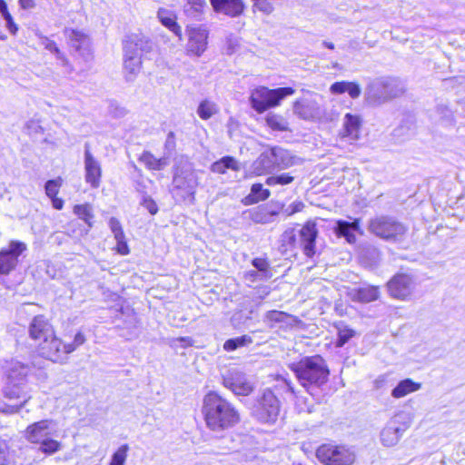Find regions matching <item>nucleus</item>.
I'll return each instance as SVG.
<instances>
[{
  "mask_svg": "<svg viewBox=\"0 0 465 465\" xmlns=\"http://www.w3.org/2000/svg\"><path fill=\"white\" fill-rule=\"evenodd\" d=\"M293 112L300 118L309 120L314 116V105L310 102L296 101L293 105Z\"/></svg>",
  "mask_w": 465,
  "mask_h": 465,
  "instance_id": "35",
  "label": "nucleus"
},
{
  "mask_svg": "<svg viewBox=\"0 0 465 465\" xmlns=\"http://www.w3.org/2000/svg\"><path fill=\"white\" fill-rule=\"evenodd\" d=\"M316 457L324 465H352L356 460V454L351 448L331 443L319 446Z\"/></svg>",
  "mask_w": 465,
  "mask_h": 465,
  "instance_id": "10",
  "label": "nucleus"
},
{
  "mask_svg": "<svg viewBox=\"0 0 465 465\" xmlns=\"http://www.w3.org/2000/svg\"><path fill=\"white\" fill-rule=\"evenodd\" d=\"M65 34L69 39L70 45L76 51L82 54L89 51L90 39L84 33L77 30H66Z\"/></svg>",
  "mask_w": 465,
  "mask_h": 465,
  "instance_id": "24",
  "label": "nucleus"
},
{
  "mask_svg": "<svg viewBox=\"0 0 465 465\" xmlns=\"http://www.w3.org/2000/svg\"><path fill=\"white\" fill-rule=\"evenodd\" d=\"M39 443H40L39 450L43 453L47 454V455H52V454L57 452L58 450H60V449H61V442H59L55 440L50 439L49 437L43 440Z\"/></svg>",
  "mask_w": 465,
  "mask_h": 465,
  "instance_id": "43",
  "label": "nucleus"
},
{
  "mask_svg": "<svg viewBox=\"0 0 465 465\" xmlns=\"http://www.w3.org/2000/svg\"><path fill=\"white\" fill-rule=\"evenodd\" d=\"M114 239L117 243L116 244L117 252L123 255L127 254L129 252V249H128L127 242L125 241L124 234L122 235L121 239L120 238H114Z\"/></svg>",
  "mask_w": 465,
  "mask_h": 465,
  "instance_id": "56",
  "label": "nucleus"
},
{
  "mask_svg": "<svg viewBox=\"0 0 465 465\" xmlns=\"http://www.w3.org/2000/svg\"><path fill=\"white\" fill-rule=\"evenodd\" d=\"M368 231L380 239L396 243L404 240L408 228L392 216L380 215L369 221Z\"/></svg>",
  "mask_w": 465,
  "mask_h": 465,
  "instance_id": "7",
  "label": "nucleus"
},
{
  "mask_svg": "<svg viewBox=\"0 0 465 465\" xmlns=\"http://www.w3.org/2000/svg\"><path fill=\"white\" fill-rule=\"evenodd\" d=\"M420 388L421 384L420 382H415L411 379H404L391 391V396L400 399L409 393L419 391Z\"/></svg>",
  "mask_w": 465,
  "mask_h": 465,
  "instance_id": "29",
  "label": "nucleus"
},
{
  "mask_svg": "<svg viewBox=\"0 0 465 465\" xmlns=\"http://www.w3.org/2000/svg\"><path fill=\"white\" fill-rule=\"evenodd\" d=\"M30 367L21 362L13 363L7 376V382L3 390L4 396L9 401H16L14 404H0V411L15 413L31 399L27 376Z\"/></svg>",
  "mask_w": 465,
  "mask_h": 465,
  "instance_id": "3",
  "label": "nucleus"
},
{
  "mask_svg": "<svg viewBox=\"0 0 465 465\" xmlns=\"http://www.w3.org/2000/svg\"><path fill=\"white\" fill-rule=\"evenodd\" d=\"M295 90L292 87L269 89L260 86L252 91L250 104L252 109L261 114L267 109L278 106L285 97L292 95Z\"/></svg>",
  "mask_w": 465,
  "mask_h": 465,
  "instance_id": "9",
  "label": "nucleus"
},
{
  "mask_svg": "<svg viewBox=\"0 0 465 465\" xmlns=\"http://www.w3.org/2000/svg\"><path fill=\"white\" fill-rule=\"evenodd\" d=\"M139 161L149 170L162 171L169 165V155L156 158L151 152L145 151L139 157Z\"/></svg>",
  "mask_w": 465,
  "mask_h": 465,
  "instance_id": "25",
  "label": "nucleus"
},
{
  "mask_svg": "<svg viewBox=\"0 0 465 465\" xmlns=\"http://www.w3.org/2000/svg\"><path fill=\"white\" fill-rule=\"evenodd\" d=\"M188 42L186 52L190 55L201 56L207 47L208 31L203 25L186 27Z\"/></svg>",
  "mask_w": 465,
  "mask_h": 465,
  "instance_id": "13",
  "label": "nucleus"
},
{
  "mask_svg": "<svg viewBox=\"0 0 465 465\" xmlns=\"http://www.w3.org/2000/svg\"><path fill=\"white\" fill-rule=\"evenodd\" d=\"M289 367L294 372L300 384L311 395H313L312 390L321 387L328 380V367L319 355L304 357L298 362L291 363Z\"/></svg>",
  "mask_w": 465,
  "mask_h": 465,
  "instance_id": "4",
  "label": "nucleus"
},
{
  "mask_svg": "<svg viewBox=\"0 0 465 465\" xmlns=\"http://www.w3.org/2000/svg\"><path fill=\"white\" fill-rule=\"evenodd\" d=\"M19 5L23 9H32L35 6V0H19Z\"/></svg>",
  "mask_w": 465,
  "mask_h": 465,
  "instance_id": "61",
  "label": "nucleus"
},
{
  "mask_svg": "<svg viewBox=\"0 0 465 465\" xmlns=\"http://www.w3.org/2000/svg\"><path fill=\"white\" fill-rule=\"evenodd\" d=\"M109 227L114 233V238L121 239L122 235L124 234L120 222L114 217H112L109 220Z\"/></svg>",
  "mask_w": 465,
  "mask_h": 465,
  "instance_id": "54",
  "label": "nucleus"
},
{
  "mask_svg": "<svg viewBox=\"0 0 465 465\" xmlns=\"http://www.w3.org/2000/svg\"><path fill=\"white\" fill-rule=\"evenodd\" d=\"M282 381L285 384L287 391H290L292 394L296 395L292 382L285 378L282 379Z\"/></svg>",
  "mask_w": 465,
  "mask_h": 465,
  "instance_id": "64",
  "label": "nucleus"
},
{
  "mask_svg": "<svg viewBox=\"0 0 465 465\" xmlns=\"http://www.w3.org/2000/svg\"><path fill=\"white\" fill-rule=\"evenodd\" d=\"M142 57L124 53V71L127 82H133L140 73Z\"/></svg>",
  "mask_w": 465,
  "mask_h": 465,
  "instance_id": "22",
  "label": "nucleus"
},
{
  "mask_svg": "<svg viewBox=\"0 0 465 465\" xmlns=\"http://www.w3.org/2000/svg\"><path fill=\"white\" fill-rule=\"evenodd\" d=\"M279 214L278 211H270L268 208L260 206L252 213V219L258 223H267L273 221V217Z\"/></svg>",
  "mask_w": 465,
  "mask_h": 465,
  "instance_id": "34",
  "label": "nucleus"
},
{
  "mask_svg": "<svg viewBox=\"0 0 465 465\" xmlns=\"http://www.w3.org/2000/svg\"><path fill=\"white\" fill-rule=\"evenodd\" d=\"M137 322H124L125 326L122 328L120 336L125 340H132L138 336L139 329L136 324Z\"/></svg>",
  "mask_w": 465,
  "mask_h": 465,
  "instance_id": "46",
  "label": "nucleus"
},
{
  "mask_svg": "<svg viewBox=\"0 0 465 465\" xmlns=\"http://www.w3.org/2000/svg\"><path fill=\"white\" fill-rule=\"evenodd\" d=\"M41 44L45 46L46 50L50 51L51 53H54L56 55L57 59L63 61L64 64L67 63L66 58L60 52L59 48L54 41L50 40L45 36H43L41 37Z\"/></svg>",
  "mask_w": 465,
  "mask_h": 465,
  "instance_id": "47",
  "label": "nucleus"
},
{
  "mask_svg": "<svg viewBox=\"0 0 465 465\" xmlns=\"http://www.w3.org/2000/svg\"><path fill=\"white\" fill-rule=\"evenodd\" d=\"M236 46H238V39L231 35L226 39V54H232L236 50Z\"/></svg>",
  "mask_w": 465,
  "mask_h": 465,
  "instance_id": "57",
  "label": "nucleus"
},
{
  "mask_svg": "<svg viewBox=\"0 0 465 465\" xmlns=\"http://www.w3.org/2000/svg\"><path fill=\"white\" fill-rule=\"evenodd\" d=\"M157 17L159 18L163 25H164L171 32H173L179 38V40H182V28L176 23V16L172 11L160 8L157 13Z\"/></svg>",
  "mask_w": 465,
  "mask_h": 465,
  "instance_id": "26",
  "label": "nucleus"
},
{
  "mask_svg": "<svg viewBox=\"0 0 465 465\" xmlns=\"http://www.w3.org/2000/svg\"><path fill=\"white\" fill-rule=\"evenodd\" d=\"M227 169L233 171L239 170L237 161L232 156H224L211 165V171L215 173L223 174L226 173Z\"/></svg>",
  "mask_w": 465,
  "mask_h": 465,
  "instance_id": "30",
  "label": "nucleus"
},
{
  "mask_svg": "<svg viewBox=\"0 0 465 465\" xmlns=\"http://www.w3.org/2000/svg\"><path fill=\"white\" fill-rule=\"evenodd\" d=\"M330 91L334 94H341L347 92L352 99H357L361 94V88L357 83L346 81L333 83Z\"/></svg>",
  "mask_w": 465,
  "mask_h": 465,
  "instance_id": "27",
  "label": "nucleus"
},
{
  "mask_svg": "<svg viewBox=\"0 0 465 465\" xmlns=\"http://www.w3.org/2000/svg\"><path fill=\"white\" fill-rule=\"evenodd\" d=\"M84 173L85 182L93 188H98L101 183L102 168L100 162L92 154L88 143L84 144Z\"/></svg>",
  "mask_w": 465,
  "mask_h": 465,
  "instance_id": "17",
  "label": "nucleus"
},
{
  "mask_svg": "<svg viewBox=\"0 0 465 465\" xmlns=\"http://www.w3.org/2000/svg\"><path fill=\"white\" fill-rule=\"evenodd\" d=\"M140 204L143 207H144L152 215L156 214L158 212V206L156 203L154 202V200H153V198L150 195L146 193L143 194Z\"/></svg>",
  "mask_w": 465,
  "mask_h": 465,
  "instance_id": "49",
  "label": "nucleus"
},
{
  "mask_svg": "<svg viewBox=\"0 0 465 465\" xmlns=\"http://www.w3.org/2000/svg\"><path fill=\"white\" fill-rule=\"evenodd\" d=\"M40 307L35 303H24L22 304L18 311V316L20 318L27 317L30 320H41V315L38 313Z\"/></svg>",
  "mask_w": 465,
  "mask_h": 465,
  "instance_id": "40",
  "label": "nucleus"
},
{
  "mask_svg": "<svg viewBox=\"0 0 465 465\" xmlns=\"http://www.w3.org/2000/svg\"><path fill=\"white\" fill-rule=\"evenodd\" d=\"M295 177L291 173H280L266 178L265 184L273 187L276 185H287L294 181Z\"/></svg>",
  "mask_w": 465,
  "mask_h": 465,
  "instance_id": "37",
  "label": "nucleus"
},
{
  "mask_svg": "<svg viewBox=\"0 0 465 465\" xmlns=\"http://www.w3.org/2000/svg\"><path fill=\"white\" fill-rule=\"evenodd\" d=\"M404 84L394 77H379L372 80L365 89V99L371 105H381L401 95Z\"/></svg>",
  "mask_w": 465,
  "mask_h": 465,
  "instance_id": "5",
  "label": "nucleus"
},
{
  "mask_svg": "<svg viewBox=\"0 0 465 465\" xmlns=\"http://www.w3.org/2000/svg\"><path fill=\"white\" fill-rule=\"evenodd\" d=\"M439 121L445 125L454 124V112L445 104H439L436 107Z\"/></svg>",
  "mask_w": 465,
  "mask_h": 465,
  "instance_id": "38",
  "label": "nucleus"
},
{
  "mask_svg": "<svg viewBox=\"0 0 465 465\" xmlns=\"http://www.w3.org/2000/svg\"><path fill=\"white\" fill-rule=\"evenodd\" d=\"M202 414L206 427L213 432H222L240 421L236 408L216 391H209L203 400Z\"/></svg>",
  "mask_w": 465,
  "mask_h": 465,
  "instance_id": "2",
  "label": "nucleus"
},
{
  "mask_svg": "<svg viewBox=\"0 0 465 465\" xmlns=\"http://www.w3.org/2000/svg\"><path fill=\"white\" fill-rule=\"evenodd\" d=\"M123 45L124 53L132 55H139L140 57H142L143 53H149L153 47L150 39L141 34H132L126 36Z\"/></svg>",
  "mask_w": 465,
  "mask_h": 465,
  "instance_id": "18",
  "label": "nucleus"
},
{
  "mask_svg": "<svg viewBox=\"0 0 465 465\" xmlns=\"http://www.w3.org/2000/svg\"><path fill=\"white\" fill-rule=\"evenodd\" d=\"M128 450L129 448L127 445H122L119 447L118 450L113 454L109 465H124Z\"/></svg>",
  "mask_w": 465,
  "mask_h": 465,
  "instance_id": "48",
  "label": "nucleus"
},
{
  "mask_svg": "<svg viewBox=\"0 0 465 465\" xmlns=\"http://www.w3.org/2000/svg\"><path fill=\"white\" fill-rule=\"evenodd\" d=\"M361 121L359 116L351 114H346L343 119V131L342 136L348 137L351 140H356L359 137Z\"/></svg>",
  "mask_w": 465,
  "mask_h": 465,
  "instance_id": "28",
  "label": "nucleus"
},
{
  "mask_svg": "<svg viewBox=\"0 0 465 465\" xmlns=\"http://www.w3.org/2000/svg\"><path fill=\"white\" fill-rule=\"evenodd\" d=\"M402 414H396L381 431V441L386 447L396 445L409 425L401 421Z\"/></svg>",
  "mask_w": 465,
  "mask_h": 465,
  "instance_id": "15",
  "label": "nucleus"
},
{
  "mask_svg": "<svg viewBox=\"0 0 465 465\" xmlns=\"http://www.w3.org/2000/svg\"><path fill=\"white\" fill-rule=\"evenodd\" d=\"M219 112L218 105L210 100H203L197 108V114L203 120H208Z\"/></svg>",
  "mask_w": 465,
  "mask_h": 465,
  "instance_id": "33",
  "label": "nucleus"
},
{
  "mask_svg": "<svg viewBox=\"0 0 465 465\" xmlns=\"http://www.w3.org/2000/svg\"><path fill=\"white\" fill-rule=\"evenodd\" d=\"M165 149L168 152L169 155L175 149V136L173 132H170L167 135L166 141H165Z\"/></svg>",
  "mask_w": 465,
  "mask_h": 465,
  "instance_id": "58",
  "label": "nucleus"
},
{
  "mask_svg": "<svg viewBox=\"0 0 465 465\" xmlns=\"http://www.w3.org/2000/svg\"><path fill=\"white\" fill-rule=\"evenodd\" d=\"M252 340L248 335H242L240 337L227 340L223 344V349L226 351H232L236 349L252 343Z\"/></svg>",
  "mask_w": 465,
  "mask_h": 465,
  "instance_id": "42",
  "label": "nucleus"
},
{
  "mask_svg": "<svg viewBox=\"0 0 465 465\" xmlns=\"http://www.w3.org/2000/svg\"><path fill=\"white\" fill-rule=\"evenodd\" d=\"M187 5H190V9H185V12H190L191 10L193 12H195L197 14H201L203 11V8L206 5L205 0H186Z\"/></svg>",
  "mask_w": 465,
  "mask_h": 465,
  "instance_id": "55",
  "label": "nucleus"
},
{
  "mask_svg": "<svg viewBox=\"0 0 465 465\" xmlns=\"http://www.w3.org/2000/svg\"><path fill=\"white\" fill-rule=\"evenodd\" d=\"M317 235L316 224L308 222L298 231L295 229L286 230L282 235V245L286 249L300 247L304 254L311 258L315 254V240Z\"/></svg>",
  "mask_w": 465,
  "mask_h": 465,
  "instance_id": "6",
  "label": "nucleus"
},
{
  "mask_svg": "<svg viewBox=\"0 0 465 465\" xmlns=\"http://www.w3.org/2000/svg\"><path fill=\"white\" fill-rule=\"evenodd\" d=\"M198 176L195 171L186 170L176 173L173 179V188L172 193L177 202H190L194 200Z\"/></svg>",
  "mask_w": 465,
  "mask_h": 465,
  "instance_id": "11",
  "label": "nucleus"
},
{
  "mask_svg": "<svg viewBox=\"0 0 465 465\" xmlns=\"http://www.w3.org/2000/svg\"><path fill=\"white\" fill-rule=\"evenodd\" d=\"M334 229L337 235L344 237L349 243H354L356 241L354 232L363 234L359 219H354L352 222L339 220L336 222Z\"/></svg>",
  "mask_w": 465,
  "mask_h": 465,
  "instance_id": "21",
  "label": "nucleus"
},
{
  "mask_svg": "<svg viewBox=\"0 0 465 465\" xmlns=\"http://www.w3.org/2000/svg\"><path fill=\"white\" fill-rule=\"evenodd\" d=\"M342 323V322H340ZM338 329V339L336 345L337 347H342L351 337L355 335V331L352 329L342 327L341 324L337 325Z\"/></svg>",
  "mask_w": 465,
  "mask_h": 465,
  "instance_id": "45",
  "label": "nucleus"
},
{
  "mask_svg": "<svg viewBox=\"0 0 465 465\" xmlns=\"http://www.w3.org/2000/svg\"><path fill=\"white\" fill-rule=\"evenodd\" d=\"M27 250L25 242L13 240L0 251V275H7L15 270L19 257Z\"/></svg>",
  "mask_w": 465,
  "mask_h": 465,
  "instance_id": "12",
  "label": "nucleus"
},
{
  "mask_svg": "<svg viewBox=\"0 0 465 465\" xmlns=\"http://www.w3.org/2000/svg\"><path fill=\"white\" fill-rule=\"evenodd\" d=\"M52 420H42L29 425L25 430V438L31 443H39L51 435L49 431Z\"/></svg>",
  "mask_w": 465,
  "mask_h": 465,
  "instance_id": "20",
  "label": "nucleus"
},
{
  "mask_svg": "<svg viewBox=\"0 0 465 465\" xmlns=\"http://www.w3.org/2000/svg\"><path fill=\"white\" fill-rule=\"evenodd\" d=\"M0 13L4 20L5 21V26L12 35H16L18 26L15 23L11 14L8 11L7 5L5 0H0Z\"/></svg>",
  "mask_w": 465,
  "mask_h": 465,
  "instance_id": "41",
  "label": "nucleus"
},
{
  "mask_svg": "<svg viewBox=\"0 0 465 465\" xmlns=\"http://www.w3.org/2000/svg\"><path fill=\"white\" fill-rule=\"evenodd\" d=\"M26 128L29 131V134H38L43 132L42 126L35 121H29L26 124Z\"/></svg>",
  "mask_w": 465,
  "mask_h": 465,
  "instance_id": "60",
  "label": "nucleus"
},
{
  "mask_svg": "<svg viewBox=\"0 0 465 465\" xmlns=\"http://www.w3.org/2000/svg\"><path fill=\"white\" fill-rule=\"evenodd\" d=\"M223 384L236 395L246 396L253 391V385L246 375L236 369L229 370L223 376Z\"/></svg>",
  "mask_w": 465,
  "mask_h": 465,
  "instance_id": "14",
  "label": "nucleus"
},
{
  "mask_svg": "<svg viewBox=\"0 0 465 465\" xmlns=\"http://www.w3.org/2000/svg\"><path fill=\"white\" fill-rule=\"evenodd\" d=\"M252 264L262 274V278H269L271 276L268 273L269 263L265 259L255 258L252 260Z\"/></svg>",
  "mask_w": 465,
  "mask_h": 465,
  "instance_id": "50",
  "label": "nucleus"
},
{
  "mask_svg": "<svg viewBox=\"0 0 465 465\" xmlns=\"http://www.w3.org/2000/svg\"><path fill=\"white\" fill-rule=\"evenodd\" d=\"M275 163L272 149L263 152L257 160L254 161L252 164L253 172L257 175H261L264 173H271L275 169V167H277Z\"/></svg>",
  "mask_w": 465,
  "mask_h": 465,
  "instance_id": "23",
  "label": "nucleus"
},
{
  "mask_svg": "<svg viewBox=\"0 0 465 465\" xmlns=\"http://www.w3.org/2000/svg\"><path fill=\"white\" fill-rule=\"evenodd\" d=\"M379 289L375 286L361 287L353 291L352 297L361 302H370L379 297Z\"/></svg>",
  "mask_w": 465,
  "mask_h": 465,
  "instance_id": "31",
  "label": "nucleus"
},
{
  "mask_svg": "<svg viewBox=\"0 0 465 465\" xmlns=\"http://www.w3.org/2000/svg\"><path fill=\"white\" fill-rule=\"evenodd\" d=\"M252 415L262 423H274L281 411V402L270 389L264 390L257 395L251 403Z\"/></svg>",
  "mask_w": 465,
  "mask_h": 465,
  "instance_id": "8",
  "label": "nucleus"
},
{
  "mask_svg": "<svg viewBox=\"0 0 465 465\" xmlns=\"http://www.w3.org/2000/svg\"><path fill=\"white\" fill-rule=\"evenodd\" d=\"M52 200L53 207L56 210L63 209L64 206V201L61 198H57L56 196H54V198H50Z\"/></svg>",
  "mask_w": 465,
  "mask_h": 465,
  "instance_id": "62",
  "label": "nucleus"
},
{
  "mask_svg": "<svg viewBox=\"0 0 465 465\" xmlns=\"http://www.w3.org/2000/svg\"><path fill=\"white\" fill-rule=\"evenodd\" d=\"M60 186L61 179L47 181L45 186L46 195L49 198H54V196L57 195Z\"/></svg>",
  "mask_w": 465,
  "mask_h": 465,
  "instance_id": "51",
  "label": "nucleus"
},
{
  "mask_svg": "<svg viewBox=\"0 0 465 465\" xmlns=\"http://www.w3.org/2000/svg\"><path fill=\"white\" fill-rule=\"evenodd\" d=\"M270 195V191L264 189L262 183H254L252 185L251 193L246 199L250 203H255L260 201L267 200Z\"/></svg>",
  "mask_w": 465,
  "mask_h": 465,
  "instance_id": "36",
  "label": "nucleus"
},
{
  "mask_svg": "<svg viewBox=\"0 0 465 465\" xmlns=\"http://www.w3.org/2000/svg\"><path fill=\"white\" fill-rule=\"evenodd\" d=\"M254 2V7L259 11L270 15L273 11V5L268 0H252Z\"/></svg>",
  "mask_w": 465,
  "mask_h": 465,
  "instance_id": "53",
  "label": "nucleus"
},
{
  "mask_svg": "<svg viewBox=\"0 0 465 465\" xmlns=\"http://www.w3.org/2000/svg\"><path fill=\"white\" fill-rule=\"evenodd\" d=\"M215 13L223 14L231 18L241 16L244 10L245 5L242 0H209Z\"/></svg>",
  "mask_w": 465,
  "mask_h": 465,
  "instance_id": "19",
  "label": "nucleus"
},
{
  "mask_svg": "<svg viewBox=\"0 0 465 465\" xmlns=\"http://www.w3.org/2000/svg\"><path fill=\"white\" fill-rule=\"evenodd\" d=\"M193 345V341L190 337L173 338L170 341V346L173 349L188 348Z\"/></svg>",
  "mask_w": 465,
  "mask_h": 465,
  "instance_id": "52",
  "label": "nucleus"
},
{
  "mask_svg": "<svg viewBox=\"0 0 465 465\" xmlns=\"http://www.w3.org/2000/svg\"><path fill=\"white\" fill-rule=\"evenodd\" d=\"M303 206L304 204L302 202L293 203L287 209L284 210V213L287 216H289L295 213L301 212Z\"/></svg>",
  "mask_w": 465,
  "mask_h": 465,
  "instance_id": "59",
  "label": "nucleus"
},
{
  "mask_svg": "<svg viewBox=\"0 0 465 465\" xmlns=\"http://www.w3.org/2000/svg\"><path fill=\"white\" fill-rule=\"evenodd\" d=\"M415 289V282L412 276L407 273L396 274L388 282L390 294L397 299H405L410 296Z\"/></svg>",
  "mask_w": 465,
  "mask_h": 465,
  "instance_id": "16",
  "label": "nucleus"
},
{
  "mask_svg": "<svg viewBox=\"0 0 465 465\" xmlns=\"http://www.w3.org/2000/svg\"><path fill=\"white\" fill-rule=\"evenodd\" d=\"M272 150L277 167L286 168L293 164V157L291 155L290 152L281 147H273Z\"/></svg>",
  "mask_w": 465,
  "mask_h": 465,
  "instance_id": "32",
  "label": "nucleus"
},
{
  "mask_svg": "<svg viewBox=\"0 0 465 465\" xmlns=\"http://www.w3.org/2000/svg\"><path fill=\"white\" fill-rule=\"evenodd\" d=\"M267 125L273 131L283 132L288 130L287 121L281 115L268 114L265 117Z\"/></svg>",
  "mask_w": 465,
  "mask_h": 465,
  "instance_id": "39",
  "label": "nucleus"
},
{
  "mask_svg": "<svg viewBox=\"0 0 465 465\" xmlns=\"http://www.w3.org/2000/svg\"><path fill=\"white\" fill-rule=\"evenodd\" d=\"M29 334L38 342L43 357L59 363H64L68 354L74 352L86 341L81 331L66 332L62 339H58L49 322H32Z\"/></svg>",
  "mask_w": 465,
  "mask_h": 465,
  "instance_id": "1",
  "label": "nucleus"
},
{
  "mask_svg": "<svg viewBox=\"0 0 465 465\" xmlns=\"http://www.w3.org/2000/svg\"><path fill=\"white\" fill-rule=\"evenodd\" d=\"M257 277L262 278V274L258 271H250L246 273V278L252 282H254Z\"/></svg>",
  "mask_w": 465,
  "mask_h": 465,
  "instance_id": "63",
  "label": "nucleus"
},
{
  "mask_svg": "<svg viewBox=\"0 0 465 465\" xmlns=\"http://www.w3.org/2000/svg\"><path fill=\"white\" fill-rule=\"evenodd\" d=\"M74 213L83 221H84L89 226L92 225V219L94 217L92 213V208L89 204H77L74 207Z\"/></svg>",
  "mask_w": 465,
  "mask_h": 465,
  "instance_id": "44",
  "label": "nucleus"
}]
</instances>
